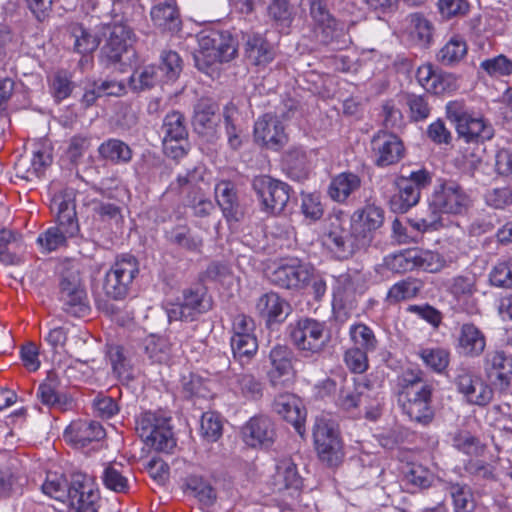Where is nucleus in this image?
Listing matches in <instances>:
<instances>
[{"mask_svg":"<svg viewBox=\"0 0 512 512\" xmlns=\"http://www.w3.org/2000/svg\"><path fill=\"white\" fill-rule=\"evenodd\" d=\"M215 112L216 109L213 104L208 102L198 103L193 117L194 129L200 134L212 130L216 124Z\"/></svg>","mask_w":512,"mask_h":512,"instance_id":"nucleus-55","label":"nucleus"},{"mask_svg":"<svg viewBox=\"0 0 512 512\" xmlns=\"http://www.w3.org/2000/svg\"><path fill=\"white\" fill-rule=\"evenodd\" d=\"M398 403L411 421L429 425L435 416L434 387L423 378L421 370L407 369L398 377Z\"/></svg>","mask_w":512,"mask_h":512,"instance_id":"nucleus-3","label":"nucleus"},{"mask_svg":"<svg viewBox=\"0 0 512 512\" xmlns=\"http://www.w3.org/2000/svg\"><path fill=\"white\" fill-rule=\"evenodd\" d=\"M231 348L236 359H250L258 349L257 339L254 335H233L231 337Z\"/></svg>","mask_w":512,"mask_h":512,"instance_id":"nucleus-58","label":"nucleus"},{"mask_svg":"<svg viewBox=\"0 0 512 512\" xmlns=\"http://www.w3.org/2000/svg\"><path fill=\"white\" fill-rule=\"evenodd\" d=\"M446 115L455 124L459 137L466 142H484L494 136L492 124L482 114L468 109L463 102L450 101L446 105Z\"/></svg>","mask_w":512,"mask_h":512,"instance_id":"nucleus-5","label":"nucleus"},{"mask_svg":"<svg viewBox=\"0 0 512 512\" xmlns=\"http://www.w3.org/2000/svg\"><path fill=\"white\" fill-rule=\"evenodd\" d=\"M313 439L318 457L323 463L336 467L343 461V442L332 420L317 417L313 427Z\"/></svg>","mask_w":512,"mask_h":512,"instance_id":"nucleus-9","label":"nucleus"},{"mask_svg":"<svg viewBox=\"0 0 512 512\" xmlns=\"http://www.w3.org/2000/svg\"><path fill=\"white\" fill-rule=\"evenodd\" d=\"M313 34L316 40L324 45L335 44L336 49H343L351 43L348 25L334 16L313 26Z\"/></svg>","mask_w":512,"mask_h":512,"instance_id":"nucleus-25","label":"nucleus"},{"mask_svg":"<svg viewBox=\"0 0 512 512\" xmlns=\"http://www.w3.org/2000/svg\"><path fill=\"white\" fill-rule=\"evenodd\" d=\"M275 427L272 420L265 415H256L243 426L242 437L251 447H268L275 439Z\"/></svg>","mask_w":512,"mask_h":512,"instance_id":"nucleus-26","label":"nucleus"},{"mask_svg":"<svg viewBox=\"0 0 512 512\" xmlns=\"http://www.w3.org/2000/svg\"><path fill=\"white\" fill-rule=\"evenodd\" d=\"M136 431L151 448L170 452L176 445L169 426V419L153 412H144L136 421Z\"/></svg>","mask_w":512,"mask_h":512,"instance_id":"nucleus-12","label":"nucleus"},{"mask_svg":"<svg viewBox=\"0 0 512 512\" xmlns=\"http://www.w3.org/2000/svg\"><path fill=\"white\" fill-rule=\"evenodd\" d=\"M493 286L510 289L512 288V263L501 262L496 264L489 276Z\"/></svg>","mask_w":512,"mask_h":512,"instance_id":"nucleus-64","label":"nucleus"},{"mask_svg":"<svg viewBox=\"0 0 512 512\" xmlns=\"http://www.w3.org/2000/svg\"><path fill=\"white\" fill-rule=\"evenodd\" d=\"M294 358V352L287 345L278 344L271 349L269 353L271 368L267 374L271 386L283 388L291 384L295 375Z\"/></svg>","mask_w":512,"mask_h":512,"instance_id":"nucleus-19","label":"nucleus"},{"mask_svg":"<svg viewBox=\"0 0 512 512\" xmlns=\"http://www.w3.org/2000/svg\"><path fill=\"white\" fill-rule=\"evenodd\" d=\"M466 41L460 36H453L437 53V60L444 66H454L467 55Z\"/></svg>","mask_w":512,"mask_h":512,"instance_id":"nucleus-47","label":"nucleus"},{"mask_svg":"<svg viewBox=\"0 0 512 512\" xmlns=\"http://www.w3.org/2000/svg\"><path fill=\"white\" fill-rule=\"evenodd\" d=\"M448 491L453 499L455 512H472L475 508L473 494L467 485L450 484Z\"/></svg>","mask_w":512,"mask_h":512,"instance_id":"nucleus-56","label":"nucleus"},{"mask_svg":"<svg viewBox=\"0 0 512 512\" xmlns=\"http://www.w3.org/2000/svg\"><path fill=\"white\" fill-rule=\"evenodd\" d=\"M256 310L268 327L285 321L292 311L288 301L275 292L263 294L256 303Z\"/></svg>","mask_w":512,"mask_h":512,"instance_id":"nucleus-28","label":"nucleus"},{"mask_svg":"<svg viewBox=\"0 0 512 512\" xmlns=\"http://www.w3.org/2000/svg\"><path fill=\"white\" fill-rule=\"evenodd\" d=\"M151 21L163 32L177 33L182 26L180 12L175 0H152Z\"/></svg>","mask_w":512,"mask_h":512,"instance_id":"nucleus-27","label":"nucleus"},{"mask_svg":"<svg viewBox=\"0 0 512 512\" xmlns=\"http://www.w3.org/2000/svg\"><path fill=\"white\" fill-rule=\"evenodd\" d=\"M448 290L458 301L468 299L477 292V278L474 274L455 276Z\"/></svg>","mask_w":512,"mask_h":512,"instance_id":"nucleus-53","label":"nucleus"},{"mask_svg":"<svg viewBox=\"0 0 512 512\" xmlns=\"http://www.w3.org/2000/svg\"><path fill=\"white\" fill-rule=\"evenodd\" d=\"M255 142L263 147L279 151L288 143V135L280 117L266 113L254 125Z\"/></svg>","mask_w":512,"mask_h":512,"instance_id":"nucleus-20","label":"nucleus"},{"mask_svg":"<svg viewBox=\"0 0 512 512\" xmlns=\"http://www.w3.org/2000/svg\"><path fill=\"white\" fill-rule=\"evenodd\" d=\"M166 241L179 249L191 253H201L203 238L187 225L178 224L165 231Z\"/></svg>","mask_w":512,"mask_h":512,"instance_id":"nucleus-35","label":"nucleus"},{"mask_svg":"<svg viewBox=\"0 0 512 512\" xmlns=\"http://www.w3.org/2000/svg\"><path fill=\"white\" fill-rule=\"evenodd\" d=\"M253 188L261 200L263 209L271 214H280L290 199V186L269 176L253 182Z\"/></svg>","mask_w":512,"mask_h":512,"instance_id":"nucleus-16","label":"nucleus"},{"mask_svg":"<svg viewBox=\"0 0 512 512\" xmlns=\"http://www.w3.org/2000/svg\"><path fill=\"white\" fill-rule=\"evenodd\" d=\"M386 265L396 273H404L414 269L435 272L441 266L437 254L421 249H408L389 256L386 258Z\"/></svg>","mask_w":512,"mask_h":512,"instance_id":"nucleus-17","label":"nucleus"},{"mask_svg":"<svg viewBox=\"0 0 512 512\" xmlns=\"http://www.w3.org/2000/svg\"><path fill=\"white\" fill-rule=\"evenodd\" d=\"M211 308V297L207 294L206 288L199 285L184 289L181 301L165 304V311L170 322H192Z\"/></svg>","mask_w":512,"mask_h":512,"instance_id":"nucleus-11","label":"nucleus"},{"mask_svg":"<svg viewBox=\"0 0 512 512\" xmlns=\"http://www.w3.org/2000/svg\"><path fill=\"white\" fill-rule=\"evenodd\" d=\"M456 391L467 405L484 408L494 397L492 387L476 372L467 367L457 369L453 380Z\"/></svg>","mask_w":512,"mask_h":512,"instance_id":"nucleus-13","label":"nucleus"},{"mask_svg":"<svg viewBox=\"0 0 512 512\" xmlns=\"http://www.w3.org/2000/svg\"><path fill=\"white\" fill-rule=\"evenodd\" d=\"M399 32L410 44L427 47L432 41L433 26L423 14L411 13L399 22Z\"/></svg>","mask_w":512,"mask_h":512,"instance_id":"nucleus-24","label":"nucleus"},{"mask_svg":"<svg viewBox=\"0 0 512 512\" xmlns=\"http://www.w3.org/2000/svg\"><path fill=\"white\" fill-rule=\"evenodd\" d=\"M21 237L10 229H0V262L16 265L20 262Z\"/></svg>","mask_w":512,"mask_h":512,"instance_id":"nucleus-45","label":"nucleus"},{"mask_svg":"<svg viewBox=\"0 0 512 512\" xmlns=\"http://www.w3.org/2000/svg\"><path fill=\"white\" fill-rule=\"evenodd\" d=\"M98 152L102 158L116 164L130 162L133 154L131 148L119 139H108L103 142Z\"/></svg>","mask_w":512,"mask_h":512,"instance_id":"nucleus-48","label":"nucleus"},{"mask_svg":"<svg viewBox=\"0 0 512 512\" xmlns=\"http://www.w3.org/2000/svg\"><path fill=\"white\" fill-rule=\"evenodd\" d=\"M384 210L367 205L354 212L351 220L341 214L331 215L324 233V244L339 260L352 257L372 241V232L383 225Z\"/></svg>","mask_w":512,"mask_h":512,"instance_id":"nucleus-1","label":"nucleus"},{"mask_svg":"<svg viewBox=\"0 0 512 512\" xmlns=\"http://www.w3.org/2000/svg\"><path fill=\"white\" fill-rule=\"evenodd\" d=\"M215 196L224 216L228 220H238L239 204L233 185L230 182H220L215 187Z\"/></svg>","mask_w":512,"mask_h":512,"instance_id":"nucleus-46","label":"nucleus"},{"mask_svg":"<svg viewBox=\"0 0 512 512\" xmlns=\"http://www.w3.org/2000/svg\"><path fill=\"white\" fill-rule=\"evenodd\" d=\"M65 438L78 447H85L91 442L105 437V430L97 421L76 420L65 430Z\"/></svg>","mask_w":512,"mask_h":512,"instance_id":"nucleus-31","label":"nucleus"},{"mask_svg":"<svg viewBox=\"0 0 512 512\" xmlns=\"http://www.w3.org/2000/svg\"><path fill=\"white\" fill-rule=\"evenodd\" d=\"M483 369L486 376L495 385H499L501 388H507L510 385L512 358L504 351L493 350L486 353L483 360Z\"/></svg>","mask_w":512,"mask_h":512,"instance_id":"nucleus-29","label":"nucleus"},{"mask_svg":"<svg viewBox=\"0 0 512 512\" xmlns=\"http://www.w3.org/2000/svg\"><path fill=\"white\" fill-rule=\"evenodd\" d=\"M374 162L378 167H387L398 163L403 157L405 148L401 139L392 133L379 131L371 140Z\"/></svg>","mask_w":512,"mask_h":512,"instance_id":"nucleus-21","label":"nucleus"},{"mask_svg":"<svg viewBox=\"0 0 512 512\" xmlns=\"http://www.w3.org/2000/svg\"><path fill=\"white\" fill-rule=\"evenodd\" d=\"M68 226L57 223L40 233L37 244L44 252H52L66 245L67 239L77 235L79 231H68Z\"/></svg>","mask_w":512,"mask_h":512,"instance_id":"nucleus-43","label":"nucleus"},{"mask_svg":"<svg viewBox=\"0 0 512 512\" xmlns=\"http://www.w3.org/2000/svg\"><path fill=\"white\" fill-rule=\"evenodd\" d=\"M200 433L208 442L217 441L222 435L220 416L215 412H205L200 421Z\"/></svg>","mask_w":512,"mask_h":512,"instance_id":"nucleus-59","label":"nucleus"},{"mask_svg":"<svg viewBox=\"0 0 512 512\" xmlns=\"http://www.w3.org/2000/svg\"><path fill=\"white\" fill-rule=\"evenodd\" d=\"M159 69L154 65L136 69L130 77V86L134 91H144L161 81Z\"/></svg>","mask_w":512,"mask_h":512,"instance_id":"nucleus-52","label":"nucleus"},{"mask_svg":"<svg viewBox=\"0 0 512 512\" xmlns=\"http://www.w3.org/2000/svg\"><path fill=\"white\" fill-rule=\"evenodd\" d=\"M138 273L139 262L135 256L129 253L118 255L105 274L103 283L105 294L114 300L124 299L129 294Z\"/></svg>","mask_w":512,"mask_h":512,"instance_id":"nucleus-8","label":"nucleus"},{"mask_svg":"<svg viewBox=\"0 0 512 512\" xmlns=\"http://www.w3.org/2000/svg\"><path fill=\"white\" fill-rule=\"evenodd\" d=\"M480 68L491 77H504L512 74V60L500 54L481 62Z\"/></svg>","mask_w":512,"mask_h":512,"instance_id":"nucleus-60","label":"nucleus"},{"mask_svg":"<svg viewBox=\"0 0 512 512\" xmlns=\"http://www.w3.org/2000/svg\"><path fill=\"white\" fill-rule=\"evenodd\" d=\"M41 489L55 500H68L73 512H98L99 490L94 480L84 473H73L68 481L62 473L47 472Z\"/></svg>","mask_w":512,"mask_h":512,"instance_id":"nucleus-2","label":"nucleus"},{"mask_svg":"<svg viewBox=\"0 0 512 512\" xmlns=\"http://www.w3.org/2000/svg\"><path fill=\"white\" fill-rule=\"evenodd\" d=\"M469 198L455 182L441 184L433 192L429 201V215L415 223L417 230H437L443 226L442 214H461L466 211Z\"/></svg>","mask_w":512,"mask_h":512,"instance_id":"nucleus-4","label":"nucleus"},{"mask_svg":"<svg viewBox=\"0 0 512 512\" xmlns=\"http://www.w3.org/2000/svg\"><path fill=\"white\" fill-rule=\"evenodd\" d=\"M274 483L279 491H299L301 489L302 477L299 475L296 464L290 458L282 459L277 463Z\"/></svg>","mask_w":512,"mask_h":512,"instance_id":"nucleus-41","label":"nucleus"},{"mask_svg":"<svg viewBox=\"0 0 512 512\" xmlns=\"http://www.w3.org/2000/svg\"><path fill=\"white\" fill-rule=\"evenodd\" d=\"M60 299L63 302V309L76 317H83L88 314L90 307L87 294L80 283L76 273L63 275L60 280Z\"/></svg>","mask_w":512,"mask_h":512,"instance_id":"nucleus-18","label":"nucleus"},{"mask_svg":"<svg viewBox=\"0 0 512 512\" xmlns=\"http://www.w3.org/2000/svg\"><path fill=\"white\" fill-rule=\"evenodd\" d=\"M26 478L11 468L0 469V498L22 493Z\"/></svg>","mask_w":512,"mask_h":512,"instance_id":"nucleus-51","label":"nucleus"},{"mask_svg":"<svg viewBox=\"0 0 512 512\" xmlns=\"http://www.w3.org/2000/svg\"><path fill=\"white\" fill-rule=\"evenodd\" d=\"M58 381L56 377L48 375L47 379L41 383L37 390V397L41 403L49 408H55L60 411H66L72 408L73 401L70 397L58 391Z\"/></svg>","mask_w":512,"mask_h":512,"instance_id":"nucleus-36","label":"nucleus"},{"mask_svg":"<svg viewBox=\"0 0 512 512\" xmlns=\"http://www.w3.org/2000/svg\"><path fill=\"white\" fill-rule=\"evenodd\" d=\"M418 356L428 369L438 374L443 373L450 363L449 351L441 347L421 348Z\"/></svg>","mask_w":512,"mask_h":512,"instance_id":"nucleus-49","label":"nucleus"},{"mask_svg":"<svg viewBox=\"0 0 512 512\" xmlns=\"http://www.w3.org/2000/svg\"><path fill=\"white\" fill-rule=\"evenodd\" d=\"M356 286L349 274H341L336 278L333 288V307L352 309L356 306Z\"/></svg>","mask_w":512,"mask_h":512,"instance_id":"nucleus-42","label":"nucleus"},{"mask_svg":"<svg viewBox=\"0 0 512 512\" xmlns=\"http://www.w3.org/2000/svg\"><path fill=\"white\" fill-rule=\"evenodd\" d=\"M274 410L284 420L291 423L299 434H302L305 411L301 401L294 394H280L274 400Z\"/></svg>","mask_w":512,"mask_h":512,"instance_id":"nucleus-33","label":"nucleus"},{"mask_svg":"<svg viewBox=\"0 0 512 512\" xmlns=\"http://www.w3.org/2000/svg\"><path fill=\"white\" fill-rule=\"evenodd\" d=\"M101 29L109 30V37L102 48V54L111 63L119 62L123 53L135 42L134 31L124 22L101 25Z\"/></svg>","mask_w":512,"mask_h":512,"instance_id":"nucleus-22","label":"nucleus"},{"mask_svg":"<svg viewBox=\"0 0 512 512\" xmlns=\"http://www.w3.org/2000/svg\"><path fill=\"white\" fill-rule=\"evenodd\" d=\"M228 386L235 394L248 400H259L263 396L264 384L252 372L241 369L227 377Z\"/></svg>","mask_w":512,"mask_h":512,"instance_id":"nucleus-32","label":"nucleus"},{"mask_svg":"<svg viewBox=\"0 0 512 512\" xmlns=\"http://www.w3.org/2000/svg\"><path fill=\"white\" fill-rule=\"evenodd\" d=\"M361 178L352 172H342L335 176L329 186L330 197L339 203H344L361 187Z\"/></svg>","mask_w":512,"mask_h":512,"instance_id":"nucleus-38","label":"nucleus"},{"mask_svg":"<svg viewBox=\"0 0 512 512\" xmlns=\"http://www.w3.org/2000/svg\"><path fill=\"white\" fill-rule=\"evenodd\" d=\"M324 331V322L308 317L300 318L287 326L291 343L306 357L323 350L326 342Z\"/></svg>","mask_w":512,"mask_h":512,"instance_id":"nucleus-10","label":"nucleus"},{"mask_svg":"<svg viewBox=\"0 0 512 512\" xmlns=\"http://www.w3.org/2000/svg\"><path fill=\"white\" fill-rule=\"evenodd\" d=\"M68 32L73 39V49L79 54L85 55L94 52L101 42V37L97 31H92L80 23L70 24Z\"/></svg>","mask_w":512,"mask_h":512,"instance_id":"nucleus-40","label":"nucleus"},{"mask_svg":"<svg viewBox=\"0 0 512 512\" xmlns=\"http://www.w3.org/2000/svg\"><path fill=\"white\" fill-rule=\"evenodd\" d=\"M163 151L166 156L178 159L187 153L188 129L185 116L179 111L168 113L160 129Z\"/></svg>","mask_w":512,"mask_h":512,"instance_id":"nucleus-15","label":"nucleus"},{"mask_svg":"<svg viewBox=\"0 0 512 512\" xmlns=\"http://www.w3.org/2000/svg\"><path fill=\"white\" fill-rule=\"evenodd\" d=\"M373 385L367 377L350 383L345 378L342 380L339 392L335 399L336 406L352 416L359 417L362 414L366 418H372V410L378 406Z\"/></svg>","mask_w":512,"mask_h":512,"instance_id":"nucleus-6","label":"nucleus"},{"mask_svg":"<svg viewBox=\"0 0 512 512\" xmlns=\"http://www.w3.org/2000/svg\"><path fill=\"white\" fill-rule=\"evenodd\" d=\"M282 165L283 170L292 180L303 181L308 178V158L301 147L290 148L283 156Z\"/></svg>","mask_w":512,"mask_h":512,"instance_id":"nucleus-37","label":"nucleus"},{"mask_svg":"<svg viewBox=\"0 0 512 512\" xmlns=\"http://www.w3.org/2000/svg\"><path fill=\"white\" fill-rule=\"evenodd\" d=\"M369 352L359 347H352L344 353V363L347 368L355 374H362L367 371L369 367L368 354Z\"/></svg>","mask_w":512,"mask_h":512,"instance_id":"nucleus-63","label":"nucleus"},{"mask_svg":"<svg viewBox=\"0 0 512 512\" xmlns=\"http://www.w3.org/2000/svg\"><path fill=\"white\" fill-rule=\"evenodd\" d=\"M76 192L73 188H65L56 194L51 202V209L56 212V221L68 226V231H79L75 204Z\"/></svg>","mask_w":512,"mask_h":512,"instance_id":"nucleus-30","label":"nucleus"},{"mask_svg":"<svg viewBox=\"0 0 512 512\" xmlns=\"http://www.w3.org/2000/svg\"><path fill=\"white\" fill-rule=\"evenodd\" d=\"M102 480L105 487L114 492L127 493L129 490V481L121 465H108L104 469Z\"/></svg>","mask_w":512,"mask_h":512,"instance_id":"nucleus-54","label":"nucleus"},{"mask_svg":"<svg viewBox=\"0 0 512 512\" xmlns=\"http://www.w3.org/2000/svg\"><path fill=\"white\" fill-rule=\"evenodd\" d=\"M107 355L112 365L113 372L119 379L129 380L132 378V367L130 361L124 354L123 347L119 345H110L108 347Z\"/></svg>","mask_w":512,"mask_h":512,"instance_id":"nucleus-57","label":"nucleus"},{"mask_svg":"<svg viewBox=\"0 0 512 512\" xmlns=\"http://www.w3.org/2000/svg\"><path fill=\"white\" fill-rule=\"evenodd\" d=\"M486 347L484 333L474 324L465 323L461 326L458 336V351L465 357H478Z\"/></svg>","mask_w":512,"mask_h":512,"instance_id":"nucleus-34","label":"nucleus"},{"mask_svg":"<svg viewBox=\"0 0 512 512\" xmlns=\"http://www.w3.org/2000/svg\"><path fill=\"white\" fill-rule=\"evenodd\" d=\"M422 287V282L416 278L408 277L403 279L390 287L386 294L385 302L389 305H395L402 301L413 299L418 296Z\"/></svg>","mask_w":512,"mask_h":512,"instance_id":"nucleus-44","label":"nucleus"},{"mask_svg":"<svg viewBox=\"0 0 512 512\" xmlns=\"http://www.w3.org/2000/svg\"><path fill=\"white\" fill-rule=\"evenodd\" d=\"M431 181V174L425 169L413 171L408 177L398 178V192L390 199L391 209L397 213L407 212L419 202L421 190L429 186Z\"/></svg>","mask_w":512,"mask_h":512,"instance_id":"nucleus-14","label":"nucleus"},{"mask_svg":"<svg viewBox=\"0 0 512 512\" xmlns=\"http://www.w3.org/2000/svg\"><path fill=\"white\" fill-rule=\"evenodd\" d=\"M349 336L354 343V347L373 352L378 347V339L371 327L365 323L359 322L350 326Z\"/></svg>","mask_w":512,"mask_h":512,"instance_id":"nucleus-50","label":"nucleus"},{"mask_svg":"<svg viewBox=\"0 0 512 512\" xmlns=\"http://www.w3.org/2000/svg\"><path fill=\"white\" fill-rule=\"evenodd\" d=\"M312 267L291 260L290 263L278 266L270 275L273 284L286 289H301L309 284Z\"/></svg>","mask_w":512,"mask_h":512,"instance_id":"nucleus-23","label":"nucleus"},{"mask_svg":"<svg viewBox=\"0 0 512 512\" xmlns=\"http://www.w3.org/2000/svg\"><path fill=\"white\" fill-rule=\"evenodd\" d=\"M157 68L166 81H174L182 70L181 58L174 51H164L161 54V65Z\"/></svg>","mask_w":512,"mask_h":512,"instance_id":"nucleus-61","label":"nucleus"},{"mask_svg":"<svg viewBox=\"0 0 512 512\" xmlns=\"http://www.w3.org/2000/svg\"><path fill=\"white\" fill-rule=\"evenodd\" d=\"M268 14L280 29L290 27L293 16L287 0H272L268 7Z\"/></svg>","mask_w":512,"mask_h":512,"instance_id":"nucleus-62","label":"nucleus"},{"mask_svg":"<svg viewBox=\"0 0 512 512\" xmlns=\"http://www.w3.org/2000/svg\"><path fill=\"white\" fill-rule=\"evenodd\" d=\"M198 50L193 54L196 67L205 71L216 63L229 62L237 53L235 40L216 31L198 35Z\"/></svg>","mask_w":512,"mask_h":512,"instance_id":"nucleus-7","label":"nucleus"},{"mask_svg":"<svg viewBox=\"0 0 512 512\" xmlns=\"http://www.w3.org/2000/svg\"><path fill=\"white\" fill-rule=\"evenodd\" d=\"M245 56L252 65L266 66L273 61L275 52L271 44L262 36L252 35L246 41Z\"/></svg>","mask_w":512,"mask_h":512,"instance_id":"nucleus-39","label":"nucleus"}]
</instances>
